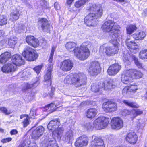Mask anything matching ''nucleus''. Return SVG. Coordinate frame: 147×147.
Wrapping results in <instances>:
<instances>
[{"instance_id":"1","label":"nucleus","mask_w":147,"mask_h":147,"mask_svg":"<svg viewBox=\"0 0 147 147\" xmlns=\"http://www.w3.org/2000/svg\"><path fill=\"white\" fill-rule=\"evenodd\" d=\"M91 44L89 42L83 43L80 47H76V45L74 42H69L65 45L66 49L70 51H74V55L81 60L87 59L90 55L89 48L91 46Z\"/></svg>"},{"instance_id":"2","label":"nucleus","mask_w":147,"mask_h":147,"mask_svg":"<svg viewBox=\"0 0 147 147\" xmlns=\"http://www.w3.org/2000/svg\"><path fill=\"white\" fill-rule=\"evenodd\" d=\"M89 9L91 11L95 12L97 15L94 13H89L85 18L84 22L89 26H94L96 24V20L97 17H100L102 14V8L99 5L97 6L96 4H94L90 6Z\"/></svg>"},{"instance_id":"3","label":"nucleus","mask_w":147,"mask_h":147,"mask_svg":"<svg viewBox=\"0 0 147 147\" xmlns=\"http://www.w3.org/2000/svg\"><path fill=\"white\" fill-rule=\"evenodd\" d=\"M87 77L82 73H79L74 75L71 78V76L68 75L65 78V83L68 84H73L76 87H79L86 85Z\"/></svg>"},{"instance_id":"4","label":"nucleus","mask_w":147,"mask_h":147,"mask_svg":"<svg viewBox=\"0 0 147 147\" xmlns=\"http://www.w3.org/2000/svg\"><path fill=\"white\" fill-rule=\"evenodd\" d=\"M101 29L105 32L113 33L112 38H116L119 37L121 33L120 26L115 24V22L112 20L106 21L103 24Z\"/></svg>"},{"instance_id":"5","label":"nucleus","mask_w":147,"mask_h":147,"mask_svg":"<svg viewBox=\"0 0 147 147\" xmlns=\"http://www.w3.org/2000/svg\"><path fill=\"white\" fill-rule=\"evenodd\" d=\"M113 39V40L112 41L113 45L106 47V44H104L100 46V52L102 53L105 52L106 54L109 56L113 55L115 54H117L118 52L119 43L116 39Z\"/></svg>"},{"instance_id":"6","label":"nucleus","mask_w":147,"mask_h":147,"mask_svg":"<svg viewBox=\"0 0 147 147\" xmlns=\"http://www.w3.org/2000/svg\"><path fill=\"white\" fill-rule=\"evenodd\" d=\"M22 54L24 57L29 61H34L38 57L36 51L29 46L26 47Z\"/></svg>"},{"instance_id":"7","label":"nucleus","mask_w":147,"mask_h":147,"mask_svg":"<svg viewBox=\"0 0 147 147\" xmlns=\"http://www.w3.org/2000/svg\"><path fill=\"white\" fill-rule=\"evenodd\" d=\"M109 123V118L104 116H100L94 121L93 124L94 127L95 128L101 129L106 127Z\"/></svg>"},{"instance_id":"8","label":"nucleus","mask_w":147,"mask_h":147,"mask_svg":"<svg viewBox=\"0 0 147 147\" xmlns=\"http://www.w3.org/2000/svg\"><path fill=\"white\" fill-rule=\"evenodd\" d=\"M100 67L97 61H93L90 64L88 72L92 76H96L100 73Z\"/></svg>"},{"instance_id":"9","label":"nucleus","mask_w":147,"mask_h":147,"mask_svg":"<svg viewBox=\"0 0 147 147\" xmlns=\"http://www.w3.org/2000/svg\"><path fill=\"white\" fill-rule=\"evenodd\" d=\"M102 107L104 111L106 112H113L116 110L117 106L116 103L108 101L103 103Z\"/></svg>"},{"instance_id":"10","label":"nucleus","mask_w":147,"mask_h":147,"mask_svg":"<svg viewBox=\"0 0 147 147\" xmlns=\"http://www.w3.org/2000/svg\"><path fill=\"white\" fill-rule=\"evenodd\" d=\"M99 86L101 91L109 90L114 88L115 87V83L113 80H110L109 81L106 80L104 82H100Z\"/></svg>"},{"instance_id":"11","label":"nucleus","mask_w":147,"mask_h":147,"mask_svg":"<svg viewBox=\"0 0 147 147\" xmlns=\"http://www.w3.org/2000/svg\"><path fill=\"white\" fill-rule=\"evenodd\" d=\"M111 125L113 129H119L123 127V121L121 118L115 117L111 120Z\"/></svg>"},{"instance_id":"12","label":"nucleus","mask_w":147,"mask_h":147,"mask_svg":"<svg viewBox=\"0 0 147 147\" xmlns=\"http://www.w3.org/2000/svg\"><path fill=\"white\" fill-rule=\"evenodd\" d=\"M73 65L72 61L70 59L65 60L61 63L60 68L63 71L67 72L71 69Z\"/></svg>"},{"instance_id":"13","label":"nucleus","mask_w":147,"mask_h":147,"mask_svg":"<svg viewBox=\"0 0 147 147\" xmlns=\"http://www.w3.org/2000/svg\"><path fill=\"white\" fill-rule=\"evenodd\" d=\"M88 142V140L87 136L85 135H83L76 138L75 145L77 147L85 146L87 145Z\"/></svg>"},{"instance_id":"14","label":"nucleus","mask_w":147,"mask_h":147,"mask_svg":"<svg viewBox=\"0 0 147 147\" xmlns=\"http://www.w3.org/2000/svg\"><path fill=\"white\" fill-rule=\"evenodd\" d=\"M121 80L125 84H129L132 82V75L129 70H126L121 75Z\"/></svg>"},{"instance_id":"15","label":"nucleus","mask_w":147,"mask_h":147,"mask_svg":"<svg viewBox=\"0 0 147 147\" xmlns=\"http://www.w3.org/2000/svg\"><path fill=\"white\" fill-rule=\"evenodd\" d=\"M121 68V66L118 63L112 64L109 67L107 73L109 75L114 76L119 71Z\"/></svg>"},{"instance_id":"16","label":"nucleus","mask_w":147,"mask_h":147,"mask_svg":"<svg viewBox=\"0 0 147 147\" xmlns=\"http://www.w3.org/2000/svg\"><path fill=\"white\" fill-rule=\"evenodd\" d=\"M44 131V128L42 126L37 127L32 132L31 137L33 139L37 140L42 135Z\"/></svg>"},{"instance_id":"17","label":"nucleus","mask_w":147,"mask_h":147,"mask_svg":"<svg viewBox=\"0 0 147 147\" xmlns=\"http://www.w3.org/2000/svg\"><path fill=\"white\" fill-rule=\"evenodd\" d=\"M126 44L131 52L134 53L138 52V46L136 43L127 38L126 40Z\"/></svg>"},{"instance_id":"18","label":"nucleus","mask_w":147,"mask_h":147,"mask_svg":"<svg viewBox=\"0 0 147 147\" xmlns=\"http://www.w3.org/2000/svg\"><path fill=\"white\" fill-rule=\"evenodd\" d=\"M12 63L14 65L20 66L24 63V60L22 59V56L19 54L13 55L12 58Z\"/></svg>"},{"instance_id":"19","label":"nucleus","mask_w":147,"mask_h":147,"mask_svg":"<svg viewBox=\"0 0 147 147\" xmlns=\"http://www.w3.org/2000/svg\"><path fill=\"white\" fill-rule=\"evenodd\" d=\"M125 140L128 142L134 144L138 140V136L135 132H130L126 136Z\"/></svg>"},{"instance_id":"20","label":"nucleus","mask_w":147,"mask_h":147,"mask_svg":"<svg viewBox=\"0 0 147 147\" xmlns=\"http://www.w3.org/2000/svg\"><path fill=\"white\" fill-rule=\"evenodd\" d=\"M91 142V147H104L102 139L94 135L93 136Z\"/></svg>"},{"instance_id":"21","label":"nucleus","mask_w":147,"mask_h":147,"mask_svg":"<svg viewBox=\"0 0 147 147\" xmlns=\"http://www.w3.org/2000/svg\"><path fill=\"white\" fill-rule=\"evenodd\" d=\"M16 69V66L14 65L12 63H9L4 65L2 67L1 70L4 73H8L15 71Z\"/></svg>"},{"instance_id":"22","label":"nucleus","mask_w":147,"mask_h":147,"mask_svg":"<svg viewBox=\"0 0 147 147\" xmlns=\"http://www.w3.org/2000/svg\"><path fill=\"white\" fill-rule=\"evenodd\" d=\"M26 42L29 45L34 47H36L38 46L39 42L38 40L32 36L29 35L26 38Z\"/></svg>"},{"instance_id":"23","label":"nucleus","mask_w":147,"mask_h":147,"mask_svg":"<svg viewBox=\"0 0 147 147\" xmlns=\"http://www.w3.org/2000/svg\"><path fill=\"white\" fill-rule=\"evenodd\" d=\"M46 74L44 76V82L47 83H45V84H47L48 86H50L51 84L52 77L51 76V72L52 69H47Z\"/></svg>"},{"instance_id":"24","label":"nucleus","mask_w":147,"mask_h":147,"mask_svg":"<svg viewBox=\"0 0 147 147\" xmlns=\"http://www.w3.org/2000/svg\"><path fill=\"white\" fill-rule=\"evenodd\" d=\"M36 79V80L34 81V82L32 84H25L22 88L23 91L24 92L28 89L34 88L38 86L40 83L39 79L38 78H37Z\"/></svg>"},{"instance_id":"25","label":"nucleus","mask_w":147,"mask_h":147,"mask_svg":"<svg viewBox=\"0 0 147 147\" xmlns=\"http://www.w3.org/2000/svg\"><path fill=\"white\" fill-rule=\"evenodd\" d=\"M59 122L56 119L51 121L47 125L48 129L50 130H53L59 127Z\"/></svg>"},{"instance_id":"26","label":"nucleus","mask_w":147,"mask_h":147,"mask_svg":"<svg viewBox=\"0 0 147 147\" xmlns=\"http://www.w3.org/2000/svg\"><path fill=\"white\" fill-rule=\"evenodd\" d=\"M38 23L41 26L43 30L46 31L47 30H49L50 26L46 19L45 18L40 19L38 21Z\"/></svg>"},{"instance_id":"27","label":"nucleus","mask_w":147,"mask_h":147,"mask_svg":"<svg viewBox=\"0 0 147 147\" xmlns=\"http://www.w3.org/2000/svg\"><path fill=\"white\" fill-rule=\"evenodd\" d=\"M43 147H59L54 139H48L43 145Z\"/></svg>"},{"instance_id":"28","label":"nucleus","mask_w":147,"mask_h":147,"mask_svg":"<svg viewBox=\"0 0 147 147\" xmlns=\"http://www.w3.org/2000/svg\"><path fill=\"white\" fill-rule=\"evenodd\" d=\"M63 131V129L58 128V127L56 129L52 130L51 131H53L52 136L54 138L53 139H55L56 138L58 139H60Z\"/></svg>"},{"instance_id":"29","label":"nucleus","mask_w":147,"mask_h":147,"mask_svg":"<svg viewBox=\"0 0 147 147\" xmlns=\"http://www.w3.org/2000/svg\"><path fill=\"white\" fill-rule=\"evenodd\" d=\"M146 35V32L143 31H138L132 35L133 38L136 40H141L144 39Z\"/></svg>"},{"instance_id":"30","label":"nucleus","mask_w":147,"mask_h":147,"mask_svg":"<svg viewBox=\"0 0 147 147\" xmlns=\"http://www.w3.org/2000/svg\"><path fill=\"white\" fill-rule=\"evenodd\" d=\"M11 54L9 52H6L2 54L0 56V62L3 63L6 62L10 59Z\"/></svg>"},{"instance_id":"31","label":"nucleus","mask_w":147,"mask_h":147,"mask_svg":"<svg viewBox=\"0 0 147 147\" xmlns=\"http://www.w3.org/2000/svg\"><path fill=\"white\" fill-rule=\"evenodd\" d=\"M74 133L72 130H70L67 131L63 136L64 141L70 142L73 139Z\"/></svg>"},{"instance_id":"32","label":"nucleus","mask_w":147,"mask_h":147,"mask_svg":"<svg viewBox=\"0 0 147 147\" xmlns=\"http://www.w3.org/2000/svg\"><path fill=\"white\" fill-rule=\"evenodd\" d=\"M21 147H37L36 144L34 142H30L28 139L24 140L20 145Z\"/></svg>"},{"instance_id":"33","label":"nucleus","mask_w":147,"mask_h":147,"mask_svg":"<svg viewBox=\"0 0 147 147\" xmlns=\"http://www.w3.org/2000/svg\"><path fill=\"white\" fill-rule=\"evenodd\" d=\"M97 113V110L95 108H90L87 111L86 116L89 118H93L96 115Z\"/></svg>"},{"instance_id":"34","label":"nucleus","mask_w":147,"mask_h":147,"mask_svg":"<svg viewBox=\"0 0 147 147\" xmlns=\"http://www.w3.org/2000/svg\"><path fill=\"white\" fill-rule=\"evenodd\" d=\"M19 16V10H16L10 14V19L13 21L16 20L18 19Z\"/></svg>"},{"instance_id":"35","label":"nucleus","mask_w":147,"mask_h":147,"mask_svg":"<svg viewBox=\"0 0 147 147\" xmlns=\"http://www.w3.org/2000/svg\"><path fill=\"white\" fill-rule=\"evenodd\" d=\"M54 51L55 48L53 47L52 49L50 57L48 60L49 64L48 67L47 68V69H52L53 66V63H52V60Z\"/></svg>"},{"instance_id":"36","label":"nucleus","mask_w":147,"mask_h":147,"mask_svg":"<svg viewBox=\"0 0 147 147\" xmlns=\"http://www.w3.org/2000/svg\"><path fill=\"white\" fill-rule=\"evenodd\" d=\"M17 38L13 36H11L8 39V45L10 47H13L17 43Z\"/></svg>"},{"instance_id":"37","label":"nucleus","mask_w":147,"mask_h":147,"mask_svg":"<svg viewBox=\"0 0 147 147\" xmlns=\"http://www.w3.org/2000/svg\"><path fill=\"white\" fill-rule=\"evenodd\" d=\"M131 74L132 73L136 78H142L143 76V74L140 71L136 69H129Z\"/></svg>"},{"instance_id":"38","label":"nucleus","mask_w":147,"mask_h":147,"mask_svg":"<svg viewBox=\"0 0 147 147\" xmlns=\"http://www.w3.org/2000/svg\"><path fill=\"white\" fill-rule=\"evenodd\" d=\"M137 28L135 25H130L127 27L126 31L127 33L129 34H131L134 31H136Z\"/></svg>"},{"instance_id":"39","label":"nucleus","mask_w":147,"mask_h":147,"mask_svg":"<svg viewBox=\"0 0 147 147\" xmlns=\"http://www.w3.org/2000/svg\"><path fill=\"white\" fill-rule=\"evenodd\" d=\"M130 55L128 51L125 50L123 51L122 56L123 60L125 62L129 61L130 58Z\"/></svg>"},{"instance_id":"40","label":"nucleus","mask_w":147,"mask_h":147,"mask_svg":"<svg viewBox=\"0 0 147 147\" xmlns=\"http://www.w3.org/2000/svg\"><path fill=\"white\" fill-rule=\"evenodd\" d=\"M25 28V27L24 25L20 24L15 27V31L16 33H20L23 32Z\"/></svg>"},{"instance_id":"41","label":"nucleus","mask_w":147,"mask_h":147,"mask_svg":"<svg viewBox=\"0 0 147 147\" xmlns=\"http://www.w3.org/2000/svg\"><path fill=\"white\" fill-rule=\"evenodd\" d=\"M142 113V111L139 109H133L131 111V115L135 118L137 116L141 115Z\"/></svg>"},{"instance_id":"42","label":"nucleus","mask_w":147,"mask_h":147,"mask_svg":"<svg viewBox=\"0 0 147 147\" xmlns=\"http://www.w3.org/2000/svg\"><path fill=\"white\" fill-rule=\"evenodd\" d=\"M139 56L140 58L142 59H147V49L141 51L139 53Z\"/></svg>"},{"instance_id":"43","label":"nucleus","mask_w":147,"mask_h":147,"mask_svg":"<svg viewBox=\"0 0 147 147\" xmlns=\"http://www.w3.org/2000/svg\"><path fill=\"white\" fill-rule=\"evenodd\" d=\"M100 83L98 85L95 84H92L91 85V90L94 92H97L99 91H101L100 89L99 85Z\"/></svg>"},{"instance_id":"44","label":"nucleus","mask_w":147,"mask_h":147,"mask_svg":"<svg viewBox=\"0 0 147 147\" xmlns=\"http://www.w3.org/2000/svg\"><path fill=\"white\" fill-rule=\"evenodd\" d=\"M123 102L126 105L132 107L138 108L139 107V105L134 102L125 100L123 101Z\"/></svg>"},{"instance_id":"45","label":"nucleus","mask_w":147,"mask_h":147,"mask_svg":"<svg viewBox=\"0 0 147 147\" xmlns=\"http://www.w3.org/2000/svg\"><path fill=\"white\" fill-rule=\"evenodd\" d=\"M7 21L5 16L1 15L0 16V26H3L6 24Z\"/></svg>"},{"instance_id":"46","label":"nucleus","mask_w":147,"mask_h":147,"mask_svg":"<svg viewBox=\"0 0 147 147\" xmlns=\"http://www.w3.org/2000/svg\"><path fill=\"white\" fill-rule=\"evenodd\" d=\"M30 117L29 115H27V117L24 119L23 121L22 122L23 127H27L30 123Z\"/></svg>"},{"instance_id":"47","label":"nucleus","mask_w":147,"mask_h":147,"mask_svg":"<svg viewBox=\"0 0 147 147\" xmlns=\"http://www.w3.org/2000/svg\"><path fill=\"white\" fill-rule=\"evenodd\" d=\"M132 58L136 65L138 68H143L142 64L138 61V58L134 56H133Z\"/></svg>"},{"instance_id":"48","label":"nucleus","mask_w":147,"mask_h":147,"mask_svg":"<svg viewBox=\"0 0 147 147\" xmlns=\"http://www.w3.org/2000/svg\"><path fill=\"white\" fill-rule=\"evenodd\" d=\"M128 87L129 88L130 92H135L138 89L137 86L135 85H131Z\"/></svg>"},{"instance_id":"49","label":"nucleus","mask_w":147,"mask_h":147,"mask_svg":"<svg viewBox=\"0 0 147 147\" xmlns=\"http://www.w3.org/2000/svg\"><path fill=\"white\" fill-rule=\"evenodd\" d=\"M43 66V65H41L36 66L33 68V70L36 72L37 74H38L40 72L41 69Z\"/></svg>"},{"instance_id":"50","label":"nucleus","mask_w":147,"mask_h":147,"mask_svg":"<svg viewBox=\"0 0 147 147\" xmlns=\"http://www.w3.org/2000/svg\"><path fill=\"white\" fill-rule=\"evenodd\" d=\"M0 111H1L3 113L5 114L6 115H9L11 113L10 111L8 110L7 108L5 107H0Z\"/></svg>"},{"instance_id":"51","label":"nucleus","mask_w":147,"mask_h":147,"mask_svg":"<svg viewBox=\"0 0 147 147\" xmlns=\"http://www.w3.org/2000/svg\"><path fill=\"white\" fill-rule=\"evenodd\" d=\"M82 126L87 130L90 129L92 128L91 124L89 122L84 123Z\"/></svg>"},{"instance_id":"52","label":"nucleus","mask_w":147,"mask_h":147,"mask_svg":"<svg viewBox=\"0 0 147 147\" xmlns=\"http://www.w3.org/2000/svg\"><path fill=\"white\" fill-rule=\"evenodd\" d=\"M36 114V110L34 108H32L31 109L30 112L29 117L30 118H34L35 115Z\"/></svg>"},{"instance_id":"53","label":"nucleus","mask_w":147,"mask_h":147,"mask_svg":"<svg viewBox=\"0 0 147 147\" xmlns=\"http://www.w3.org/2000/svg\"><path fill=\"white\" fill-rule=\"evenodd\" d=\"M131 112L126 109H124L121 111V114L124 116H126L129 114L131 115Z\"/></svg>"},{"instance_id":"54","label":"nucleus","mask_w":147,"mask_h":147,"mask_svg":"<svg viewBox=\"0 0 147 147\" xmlns=\"http://www.w3.org/2000/svg\"><path fill=\"white\" fill-rule=\"evenodd\" d=\"M53 107L54 104L53 103H51L46 106L45 109L47 111H49L51 110Z\"/></svg>"},{"instance_id":"55","label":"nucleus","mask_w":147,"mask_h":147,"mask_svg":"<svg viewBox=\"0 0 147 147\" xmlns=\"http://www.w3.org/2000/svg\"><path fill=\"white\" fill-rule=\"evenodd\" d=\"M129 88L128 87H125L122 90V94L124 95L129 93Z\"/></svg>"},{"instance_id":"56","label":"nucleus","mask_w":147,"mask_h":147,"mask_svg":"<svg viewBox=\"0 0 147 147\" xmlns=\"http://www.w3.org/2000/svg\"><path fill=\"white\" fill-rule=\"evenodd\" d=\"M11 140L12 138H7L2 139L1 141L3 143H5L10 141Z\"/></svg>"},{"instance_id":"57","label":"nucleus","mask_w":147,"mask_h":147,"mask_svg":"<svg viewBox=\"0 0 147 147\" xmlns=\"http://www.w3.org/2000/svg\"><path fill=\"white\" fill-rule=\"evenodd\" d=\"M54 5L55 9L58 10L60 9V6L58 3L55 2L54 4Z\"/></svg>"},{"instance_id":"58","label":"nucleus","mask_w":147,"mask_h":147,"mask_svg":"<svg viewBox=\"0 0 147 147\" xmlns=\"http://www.w3.org/2000/svg\"><path fill=\"white\" fill-rule=\"evenodd\" d=\"M18 131L16 129L12 130L10 131V134L11 135H16L18 133Z\"/></svg>"},{"instance_id":"59","label":"nucleus","mask_w":147,"mask_h":147,"mask_svg":"<svg viewBox=\"0 0 147 147\" xmlns=\"http://www.w3.org/2000/svg\"><path fill=\"white\" fill-rule=\"evenodd\" d=\"M55 107H56L55 109H56L57 110L59 111V110L58 109L60 108L61 106V105H60L59 103V102L56 104L55 105Z\"/></svg>"},{"instance_id":"60","label":"nucleus","mask_w":147,"mask_h":147,"mask_svg":"<svg viewBox=\"0 0 147 147\" xmlns=\"http://www.w3.org/2000/svg\"><path fill=\"white\" fill-rule=\"evenodd\" d=\"M74 0H67V4L70 7L71 4Z\"/></svg>"},{"instance_id":"61","label":"nucleus","mask_w":147,"mask_h":147,"mask_svg":"<svg viewBox=\"0 0 147 147\" xmlns=\"http://www.w3.org/2000/svg\"><path fill=\"white\" fill-rule=\"evenodd\" d=\"M54 89V88H51V93H50L49 94V96L51 97H52L53 95Z\"/></svg>"},{"instance_id":"62","label":"nucleus","mask_w":147,"mask_h":147,"mask_svg":"<svg viewBox=\"0 0 147 147\" xmlns=\"http://www.w3.org/2000/svg\"><path fill=\"white\" fill-rule=\"evenodd\" d=\"M27 115H29L27 114L22 115L20 116V118L21 119L24 117H27Z\"/></svg>"},{"instance_id":"63","label":"nucleus","mask_w":147,"mask_h":147,"mask_svg":"<svg viewBox=\"0 0 147 147\" xmlns=\"http://www.w3.org/2000/svg\"><path fill=\"white\" fill-rule=\"evenodd\" d=\"M4 34V32L3 30H0V37L2 36Z\"/></svg>"},{"instance_id":"64","label":"nucleus","mask_w":147,"mask_h":147,"mask_svg":"<svg viewBox=\"0 0 147 147\" xmlns=\"http://www.w3.org/2000/svg\"><path fill=\"white\" fill-rule=\"evenodd\" d=\"M140 123H139V124H138V127H139V128H141V127L140 126Z\"/></svg>"}]
</instances>
